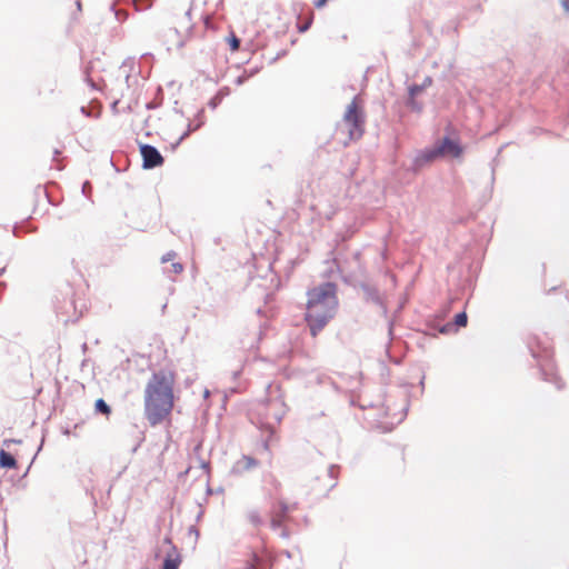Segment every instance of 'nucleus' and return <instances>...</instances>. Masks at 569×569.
I'll return each instance as SVG.
<instances>
[{
  "label": "nucleus",
  "mask_w": 569,
  "mask_h": 569,
  "mask_svg": "<svg viewBox=\"0 0 569 569\" xmlns=\"http://www.w3.org/2000/svg\"><path fill=\"white\" fill-rule=\"evenodd\" d=\"M447 327H448V326L442 327L440 331H441V332H447Z\"/></svg>",
  "instance_id": "obj_43"
},
{
  "label": "nucleus",
  "mask_w": 569,
  "mask_h": 569,
  "mask_svg": "<svg viewBox=\"0 0 569 569\" xmlns=\"http://www.w3.org/2000/svg\"><path fill=\"white\" fill-rule=\"evenodd\" d=\"M431 84H432V78H431V77H429V76H427V77L423 79V81H422V83H421L420 86H421V88L425 90V89L429 88Z\"/></svg>",
  "instance_id": "obj_28"
},
{
  "label": "nucleus",
  "mask_w": 569,
  "mask_h": 569,
  "mask_svg": "<svg viewBox=\"0 0 569 569\" xmlns=\"http://www.w3.org/2000/svg\"><path fill=\"white\" fill-rule=\"evenodd\" d=\"M338 471H339V467L336 466V465H331L329 468H328V476L336 480L338 478Z\"/></svg>",
  "instance_id": "obj_27"
},
{
  "label": "nucleus",
  "mask_w": 569,
  "mask_h": 569,
  "mask_svg": "<svg viewBox=\"0 0 569 569\" xmlns=\"http://www.w3.org/2000/svg\"><path fill=\"white\" fill-rule=\"evenodd\" d=\"M249 520L254 526H260L262 523V519H261V517H260L258 511H251L249 513Z\"/></svg>",
  "instance_id": "obj_24"
},
{
  "label": "nucleus",
  "mask_w": 569,
  "mask_h": 569,
  "mask_svg": "<svg viewBox=\"0 0 569 569\" xmlns=\"http://www.w3.org/2000/svg\"><path fill=\"white\" fill-rule=\"evenodd\" d=\"M406 106L413 112H421L423 109V104L416 100V97L408 96L406 100Z\"/></svg>",
  "instance_id": "obj_19"
},
{
  "label": "nucleus",
  "mask_w": 569,
  "mask_h": 569,
  "mask_svg": "<svg viewBox=\"0 0 569 569\" xmlns=\"http://www.w3.org/2000/svg\"><path fill=\"white\" fill-rule=\"evenodd\" d=\"M561 3L566 12L569 13V0H562Z\"/></svg>",
  "instance_id": "obj_33"
},
{
  "label": "nucleus",
  "mask_w": 569,
  "mask_h": 569,
  "mask_svg": "<svg viewBox=\"0 0 569 569\" xmlns=\"http://www.w3.org/2000/svg\"><path fill=\"white\" fill-rule=\"evenodd\" d=\"M173 254V252H168L166 256L162 257V262L168 261Z\"/></svg>",
  "instance_id": "obj_35"
},
{
  "label": "nucleus",
  "mask_w": 569,
  "mask_h": 569,
  "mask_svg": "<svg viewBox=\"0 0 569 569\" xmlns=\"http://www.w3.org/2000/svg\"><path fill=\"white\" fill-rule=\"evenodd\" d=\"M406 412H407V407L403 408V412L400 415L399 419H398V422L402 421L405 416H406Z\"/></svg>",
  "instance_id": "obj_38"
},
{
  "label": "nucleus",
  "mask_w": 569,
  "mask_h": 569,
  "mask_svg": "<svg viewBox=\"0 0 569 569\" xmlns=\"http://www.w3.org/2000/svg\"><path fill=\"white\" fill-rule=\"evenodd\" d=\"M422 91H423V89L421 88L420 84H411L408 88V96L416 97L417 94H419Z\"/></svg>",
  "instance_id": "obj_25"
},
{
  "label": "nucleus",
  "mask_w": 569,
  "mask_h": 569,
  "mask_svg": "<svg viewBox=\"0 0 569 569\" xmlns=\"http://www.w3.org/2000/svg\"><path fill=\"white\" fill-rule=\"evenodd\" d=\"M173 407V379L164 371L153 372L144 390V415L151 426L159 425Z\"/></svg>",
  "instance_id": "obj_2"
},
{
  "label": "nucleus",
  "mask_w": 569,
  "mask_h": 569,
  "mask_svg": "<svg viewBox=\"0 0 569 569\" xmlns=\"http://www.w3.org/2000/svg\"><path fill=\"white\" fill-rule=\"evenodd\" d=\"M226 94H228V89H227V88L219 90V91L217 92V94H216V96H213V97L210 99V101H209L208 106H209L211 109H216V108L221 103V101H222V99H223V97H224Z\"/></svg>",
  "instance_id": "obj_17"
},
{
  "label": "nucleus",
  "mask_w": 569,
  "mask_h": 569,
  "mask_svg": "<svg viewBox=\"0 0 569 569\" xmlns=\"http://www.w3.org/2000/svg\"><path fill=\"white\" fill-rule=\"evenodd\" d=\"M171 268L174 273H180L183 270V267L180 262H173Z\"/></svg>",
  "instance_id": "obj_30"
},
{
  "label": "nucleus",
  "mask_w": 569,
  "mask_h": 569,
  "mask_svg": "<svg viewBox=\"0 0 569 569\" xmlns=\"http://www.w3.org/2000/svg\"><path fill=\"white\" fill-rule=\"evenodd\" d=\"M228 42H229L230 49L232 51L239 50V48H240V39L234 33H231L229 36Z\"/></svg>",
  "instance_id": "obj_22"
},
{
  "label": "nucleus",
  "mask_w": 569,
  "mask_h": 569,
  "mask_svg": "<svg viewBox=\"0 0 569 569\" xmlns=\"http://www.w3.org/2000/svg\"><path fill=\"white\" fill-rule=\"evenodd\" d=\"M209 397V390L204 391V398Z\"/></svg>",
  "instance_id": "obj_45"
},
{
  "label": "nucleus",
  "mask_w": 569,
  "mask_h": 569,
  "mask_svg": "<svg viewBox=\"0 0 569 569\" xmlns=\"http://www.w3.org/2000/svg\"><path fill=\"white\" fill-rule=\"evenodd\" d=\"M259 465L258 460L250 456H242L239 460H237L232 468L231 472L233 475H242L246 471H249L256 468Z\"/></svg>",
  "instance_id": "obj_9"
},
{
  "label": "nucleus",
  "mask_w": 569,
  "mask_h": 569,
  "mask_svg": "<svg viewBox=\"0 0 569 569\" xmlns=\"http://www.w3.org/2000/svg\"><path fill=\"white\" fill-rule=\"evenodd\" d=\"M440 157L459 158L463 152V148L459 141L445 137L435 143Z\"/></svg>",
  "instance_id": "obj_6"
},
{
  "label": "nucleus",
  "mask_w": 569,
  "mask_h": 569,
  "mask_svg": "<svg viewBox=\"0 0 569 569\" xmlns=\"http://www.w3.org/2000/svg\"><path fill=\"white\" fill-rule=\"evenodd\" d=\"M80 112L86 117H98L99 113L93 114L87 107H81Z\"/></svg>",
  "instance_id": "obj_29"
},
{
  "label": "nucleus",
  "mask_w": 569,
  "mask_h": 569,
  "mask_svg": "<svg viewBox=\"0 0 569 569\" xmlns=\"http://www.w3.org/2000/svg\"><path fill=\"white\" fill-rule=\"evenodd\" d=\"M12 443H21V440H16V439H6V440H3V446H6V447H9Z\"/></svg>",
  "instance_id": "obj_32"
},
{
  "label": "nucleus",
  "mask_w": 569,
  "mask_h": 569,
  "mask_svg": "<svg viewBox=\"0 0 569 569\" xmlns=\"http://www.w3.org/2000/svg\"><path fill=\"white\" fill-rule=\"evenodd\" d=\"M76 4H77L78 10H81V1H80V0H77V1H76Z\"/></svg>",
  "instance_id": "obj_40"
},
{
  "label": "nucleus",
  "mask_w": 569,
  "mask_h": 569,
  "mask_svg": "<svg viewBox=\"0 0 569 569\" xmlns=\"http://www.w3.org/2000/svg\"><path fill=\"white\" fill-rule=\"evenodd\" d=\"M337 284L322 282L307 291L305 319L312 337H316L337 315L339 300Z\"/></svg>",
  "instance_id": "obj_1"
},
{
  "label": "nucleus",
  "mask_w": 569,
  "mask_h": 569,
  "mask_svg": "<svg viewBox=\"0 0 569 569\" xmlns=\"http://www.w3.org/2000/svg\"><path fill=\"white\" fill-rule=\"evenodd\" d=\"M278 507H279L278 510L274 509V507H272V513H274L278 517H281L284 520H287L288 519V515L290 512L289 503L286 502L284 500L280 499L278 501Z\"/></svg>",
  "instance_id": "obj_14"
},
{
  "label": "nucleus",
  "mask_w": 569,
  "mask_h": 569,
  "mask_svg": "<svg viewBox=\"0 0 569 569\" xmlns=\"http://www.w3.org/2000/svg\"><path fill=\"white\" fill-rule=\"evenodd\" d=\"M82 193L84 196H88V193L91 191V184L89 181H84L83 184H82Z\"/></svg>",
  "instance_id": "obj_31"
},
{
  "label": "nucleus",
  "mask_w": 569,
  "mask_h": 569,
  "mask_svg": "<svg viewBox=\"0 0 569 569\" xmlns=\"http://www.w3.org/2000/svg\"><path fill=\"white\" fill-rule=\"evenodd\" d=\"M389 410H390V408H389V407H387V408L385 409V411H383V412H385V416H389Z\"/></svg>",
  "instance_id": "obj_42"
},
{
  "label": "nucleus",
  "mask_w": 569,
  "mask_h": 569,
  "mask_svg": "<svg viewBox=\"0 0 569 569\" xmlns=\"http://www.w3.org/2000/svg\"><path fill=\"white\" fill-rule=\"evenodd\" d=\"M419 385H420V386H421V388L423 389V387H425V376L421 378V380H420Z\"/></svg>",
  "instance_id": "obj_39"
},
{
  "label": "nucleus",
  "mask_w": 569,
  "mask_h": 569,
  "mask_svg": "<svg viewBox=\"0 0 569 569\" xmlns=\"http://www.w3.org/2000/svg\"><path fill=\"white\" fill-rule=\"evenodd\" d=\"M17 467L16 458L7 452L6 450H0V468L4 469H13Z\"/></svg>",
  "instance_id": "obj_12"
},
{
  "label": "nucleus",
  "mask_w": 569,
  "mask_h": 569,
  "mask_svg": "<svg viewBox=\"0 0 569 569\" xmlns=\"http://www.w3.org/2000/svg\"><path fill=\"white\" fill-rule=\"evenodd\" d=\"M467 322H468V317L465 311H461L455 316L453 323L457 327H465V326H467Z\"/></svg>",
  "instance_id": "obj_20"
},
{
  "label": "nucleus",
  "mask_w": 569,
  "mask_h": 569,
  "mask_svg": "<svg viewBox=\"0 0 569 569\" xmlns=\"http://www.w3.org/2000/svg\"><path fill=\"white\" fill-rule=\"evenodd\" d=\"M527 347L532 358L537 361L542 379L555 385L558 390H561L565 383L555 370L552 352L548 343L537 336H530L527 339Z\"/></svg>",
  "instance_id": "obj_3"
},
{
  "label": "nucleus",
  "mask_w": 569,
  "mask_h": 569,
  "mask_svg": "<svg viewBox=\"0 0 569 569\" xmlns=\"http://www.w3.org/2000/svg\"><path fill=\"white\" fill-rule=\"evenodd\" d=\"M438 158H440V156H439L435 144L432 147L425 148L416 154V157L412 161L411 170L417 172L421 168H423L425 166L435 161Z\"/></svg>",
  "instance_id": "obj_8"
},
{
  "label": "nucleus",
  "mask_w": 569,
  "mask_h": 569,
  "mask_svg": "<svg viewBox=\"0 0 569 569\" xmlns=\"http://www.w3.org/2000/svg\"><path fill=\"white\" fill-rule=\"evenodd\" d=\"M311 23H312V18H309V19H308V20H306L305 22L299 23V24H298V31H299V32H301V33H302V32H306L307 30H309V29H310Z\"/></svg>",
  "instance_id": "obj_26"
},
{
  "label": "nucleus",
  "mask_w": 569,
  "mask_h": 569,
  "mask_svg": "<svg viewBox=\"0 0 569 569\" xmlns=\"http://www.w3.org/2000/svg\"><path fill=\"white\" fill-rule=\"evenodd\" d=\"M267 566L266 561L256 553L252 555L251 561L247 563L246 569H264Z\"/></svg>",
  "instance_id": "obj_16"
},
{
  "label": "nucleus",
  "mask_w": 569,
  "mask_h": 569,
  "mask_svg": "<svg viewBox=\"0 0 569 569\" xmlns=\"http://www.w3.org/2000/svg\"><path fill=\"white\" fill-rule=\"evenodd\" d=\"M201 126H202V121H200L198 123H193V126L191 123H189L187 131H184L181 134V137L178 140V143H180L183 139H186L190 134V132L198 130Z\"/></svg>",
  "instance_id": "obj_21"
},
{
  "label": "nucleus",
  "mask_w": 569,
  "mask_h": 569,
  "mask_svg": "<svg viewBox=\"0 0 569 569\" xmlns=\"http://www.w3.org/2000/svg\"><path fill=\"white\" fill-rule=\"evenodd\" d=\"M89 84L92 87V88H96L94 83L89 81Z\"/></svg>",
  "instance_id": "obj_46"
},
{
  "label": "nucleus",
  "mask_w": 569,
  "mask_h": 569,
  "mask_svg": "<svg viewBox=\"0 0 569 569\" xmlns=\"http://www.w3.org/2000/svg\"><path fill=\"white\" fill-rule=\"evenodd\" d=\"M343 121L348 127L350 139H359L365 132V117L358 109L357 97L348 104L343 114Z\"/></svg>",
  "instance_id": "obj_4"
},
{
  "label": "nucleus",
  "mask_w": 569,
  "mask_h": 569,
  "mask_svg": "<svg viewBox=\"0 0 569 569\" xmlns=\"http://www.w3.org/2000/svg\"><path fill=\"white\" fill-rule=\"evenodd\" d=\"M133 69V61L126 60L120 66V71L124 73L126 84L128 88H131V74L130 71Z\"/></svg>",
  "instance_id": "obj_15"
},
{
  "label": "nucleus",
  "mask_w": 569,
  "mask_h": 569,
  "mask_svg": "<svg viewBox=\"0 0 569 569\" xmlns=\"http://www.w3.org/2000/svg\"><path fill=\"white\" fill-rule=\"evenodd\" d=\"M163 543L169 545L170 547L173 546L170 537H166L163 539Z\"/></svg>",
  "instance_id": "obj_37"
},
{
  "label": "nucleus",
  "mask_w": 569,
  "mask_h": 569,
  "mask_svg": "<svg viewBox=\"0 0 569 569\" xmlns=\"http://www.w3.org/2000/svg\"><path fill=\"white\" fill-rule=\"evenodd\" d=\"M327 1L328 0H317V1H315V6L317 8H320V7L325 6Z\"/></svg>",
  "instance_id": "obj_34"
},
{
  "label": "nucleus",
  "mask_w": 569,
  "mask_h": 569,
  "mask_svg": "<svg viewBox=\"0 0 569 569\" xmlns=\"http://www.w3.org/2000/svg\"><path fill=\"white\" fill-rule=\"evenodd\" d=\"M4 271H6V268H4V267H3V268H1V269H0V276H2Z\"/></svg>",
  "instance_id": "obj_44"
},
{
  "label": "nucleus",
  "mask_w": 569,
  "mask_h": 569,
  "mask_svg": "<svg viewBox=\"0 0 569 569\" xmlns=\"http://www.w3.org/2000/svg\"><path fill=\"white\" fill-rule=\"evenodd\" d=\"M290 512L295 511L298 508V502L289 503Z\"/></svg>",
  "instance_id": "obj_36"
},
{
  "label": "nucleus",
  "mask_w": 569,
  "mask_h": 569,
  "mask_svg": "<svg viewBox=\"0 0 569 569\" xmlns=\"http://www.w3.org/2000/svg\"><path fill=\"white\" fill-rule=\"evenodd\" d=\"M181 556L176 546H171V550L167 553L159 569H179Z\"/></svg>",
  "instance_id": "obj_10"
},
{
  "label": "nucleus",
  "mask_w": 569,
  "mask_h": 569,
  "mask_svg": "<svg viewBox=\"0 0 569 569\" xmlns=\"http://www.w3.org/2000/svg\"><path fill=\"white\" fill-rule=\"evenodd\" d=\"M140 153L142 157L143 169H153L163 163V157L159 150L151 144H140Z\"/></svg>",
  "instance_id": "obj_7"
},
{
  "label": "nucleus",
  "mask_w": 569,
  "mask_h": 569,
  "mask_svg": "<svg viewBox=\"0 0 569 569\" xmlns=\"http://www.w3.org/2000/svg\"><path fill=\"white\" fill-rule=\"evenodd\" d=\"M286 520L282 519L281 517H278L276 516L274 513H272V518H271V521H270V525H271V528L272 529H280L282 528V525Z\"/></svg>",
  "instance_id": "obj_23"
},
{
  "label": "nucleus",
  "mask_w": 569,
  "mask_h": 569,
  "mask_svg": "<svg viewBox=\"0 0 569 569\" xmlns=\"http://www.w3.org/2000/svg\"><path fill=\"white\" fill-rule=\"evenodd\" d=\"M335 261L338 269L341 272H348L350 277L363 276L366 272V268L361 261L360 251L353 252L350 260H345L341 262L339 259H336Z\"/></svg>",
  "instance_id": "obj_5"
},
{
  "label": "nucleus",
  "mask_w": 569,
  "mask_h": 569,
  "mask_svg": "<svg viewBox=\"0 0 569 569\" xmlns=\"http://www.w3.org/2000/svg\"><path fill=\"white\" fill-rule=\"evenodd\" d=\"M4 287H6L4 282H0V288H4Z\"/></svg>",
  "instance_id": "obj_47"
},
{
  "label": "nucleus",
  "mask_w": 569,
  "mask_h": 569,
  "mask_svg": "<svg viewBox=\"0 0 569 569\" xmlns=\"http://www.w3.org/2000/svg\"><path fill=\"white\" fill-rule=\"evenodd\" d=\"M60 153L59 150H54V156H58Z\"/></svg>",
  "instance_id": "obj_48"
},
{
  "label": "nucleus",
  "mask_w": 569,
  "mask_h": 569,
  "mask_svg": "<svg viewBox=\"0 0 569 569\" xmlns=\"http://www.w3.org/2000/svg\"><path fill=\"white\" fill-rule=\"evenodd\" d=\"M269 403L271 406H280V410H278L273 413L274 423H280L283 416L286 415V403L283 402L282 399L270 400Z\"/></svg>",
  "instance_id": "obj_13"
},
{
  "label": "nucleus",
  "mask_w": 569,
  "mask_h": 569,
  "mask_svg": "<svg viewBox=\"0 0 569 569\" xmlns=\"http://www.w3.org/2000/svg\"><path fill=\"white\" fill-rule=\"evenodd\" d=\"M361 289L367 301H370L377 306H382V299L380 297L379 290L376 287L363 283L361 284Z\"/></svg>",
  "instance_id": "obj_11"
},
{
  "label": "nucleus",
  "mask_w": 569,
  "mask_h": 569,
  "mask_svg": "<svg viewBox=\"0 0 569 569\" xmlns=\"http://www.w3.org/2000/svg\"><path fill=\"white\" fill-rule=\"evenodd\" d=\"M94 410H96V412L106 415V416L110 415V412H111L110 406L102 398H99L96 400Z\"/></svg>",
  "instance_id": "obj_18"
},
{
  "label": "nucleus",
  "mask_w": 569,
  "mask_h": 569,
  "mask_svg": "<svg viewBox=\"0 0 569 569\" xmlns=\"http://www.w3.org/2000/svg\"><path fill=\"white\" fill-rule=\"evenodd\" d=\"M236 82H237V84H241L243 82V78L239 77Z\"/></svg>",
  "instance_id": "obj_41"
}]
</instances>
